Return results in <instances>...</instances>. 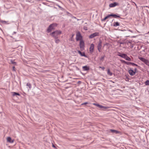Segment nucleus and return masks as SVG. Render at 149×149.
<instances>
[{
	"label": "nucleus",
	"mask_w": 149,
	"mask_h": 149,
	"mask_svg": "<svg viewBox=\"0 0 149 149\" xmlns=\"http://www.w3.org/2000/svg\"><path fill=\"white\" fill-rule=\"evenodd\" d=\"M61 33V32L60 31H53L50 34V35L53 37L54 39H57L58 38V36Z\"/></svg>",
	"instance_id": "nucleus-1"
},
{
	"label": "nucleus",
	"mask_w": 149,
	"mask_h": 149,
	"mask_svg": "<svg viewBox=\"0 0 149 149\" xmlns=\"http://www.w3.org/2000/svg\"><path fill=\"white\" fill-rule=\"evenodd\" d=\"M112 17L114 18H121L119 15H117L116 14H111L105 17H104L102 21H104L106 20L109 17Z\"/></svg>",
	"instance_id": "nucleus-2"
},
{
	"label": "nucleus",
	"mask_w": 149,
	"mask_h": 149,
	"mask_svg": "<svg viewBox=\"0 0 149 149\" xmlns=\"http://www.w3.org/2000/svg\"><path fill=\"white\" fill-rule=\"evenodd\" d=\"M57 24L56 23H53L50 24L48 27L47 31L48 33H49L53 29H54V27L57 26Z\"/></svg>",
	"instance_id": "nucleus-3"
},
{
	"label": "nucleus",
	"mask_w": 149,
	"mask_h": 149,
	"mask_svg": "<svg viewBox=\"0 0 149 149\" xmlns=\"http://www.w3.org/2000/svg\"><path fill=\"white\" fill-rule=\"evenodd\" d=\"M76 39L77 41L83 40V37L79 31L76 32Z\"/></svg>",
	"instance_id": "nucleus-4"
},
{
	"label": "nucleus",
	"mask_w": 149,
	"mask_h": 149,
	"mask_svg": "<svg viewBox=\"0 0 149 149\" xmlns=\"http://www.w3.org/2000/svg\"><path fill=\"white\" fill-rule=\"evenodd\" d=\"M102 41L100 39L99 41L98 42V45L97 46V49L99 52H101L102 50Z\"/></svg>",
	"instance_id": "nucleus-5"
},
{
	"label": "nucleus",
	"mask_w": 149,
	"mask_h": 149,
	"mask_svg": "<svg viewBox=\"0 0 149 149\" xmlns=\"http://www.w3.org/2000/svg\"><path fill=\"white\" fill-rule=\"evenodd\" d=\"M79 46L81 51H82L84 49L85 44L83 40L80 41Z\"/></svg>",
	"instance_id": "nucleus-6"
},
{
	"label": "nucleus",
	"mask_w": 149,
	"mask_h": 149,
	"mask_svg": "<svg viewBox=\"0 0 149 149\" xmlns=\"http://www.w3.org/2000/svg\"><path fill=\"white\" fill-rule=\"evenodd\" d=\"M139 58L141 61L144 62L146 64L149 66V61L148 60L142 57H139Z\"/></svg>",
	"instance_id": "nucleus-7"
},
{
	"label": "nucleus",
	"mask_w": 149,
	"mask_h": 149,
	"mask_svg": "<svg viewBox=\"0 0 149 149\" xmlns=\"http://www.w3.org/2000/svg\"><path fill=\"white\" fill-rule=\"evenodd\" d=\"M99 35V33L96 32L91 34L89 36V38H93L96 36H98Z\"/></svg>",
	"instance_id": "nucleus-8"
},
{
	"label": "nucleus",
	"mask_w": 149,
	"mask_h": 149,
	"mask_svg": "<svg viewBox=\"0 0 149 149\" xmlns=\"http://www.w3.org/2000/svg\"><path fill=\"white\" fill-rule=\"evenodd\" d=\"M94 45L93 44H91L90 46L89 49V52L91 54H92L94 51Z\"/></svg>",
	"instance_id": "nucleus-9"
},
{
	"label": "nucleus",
	"mask_w": 149,
	"mask_h": 149,
	"mask_svg": "<svg viewBox=\"0 0 149 149\" xmlns=\"http://www.w3.org/2000/svg\"><path fill=\"white\" fill-rule=\"evenodd\" d=\"M128 72L131 76H133L135 74V72L130 68L128 70Z\"/></svg>",
	"instance_id": "nucleus-10"
},
{
	"label": "nucleus",
	"mask_w": 149,
	"mask_h": 149,
	"mask_svg": "<svg viewBox=\"0 0 149 149\" xmlns=\"http://www.w3.org/2000/svg\"><path fill=\"white\" fill-rule=\"evenodd\" d=\"M118 3L116 2H114L113 3H111L109 5V7L110 8L114 7L118 5Z\"/></svg>",
	"instance_id": "nucleus-11"
},
{
	"label": "nucleus",
	"mask_w": 149,
	"mask_h": 149,
	"mask_svg": "<svg viewBox=\"0 0 149 149\" xmlns=\"http://www.w3.org/2000/svg\"><path fill=\"white\" fill-rule=\"evenodd\" d=\"M78 52L81 56H83L85 57L88 58V56L85 55V53L84 52H82L80 50H78Z\"/></svg>",
	"instance_id": "nucleus-12"
},
{
	"label": "nucleus",
	"mask_w": 149,
	"mask_h": 149,
	"mask_svg": "<svg viewBox=\"0 0 149 149\" xmlns=\"http://www.w3.org/2000/svg\"><path fill=\"white\" fill-rule=\"evenodd\" d=\"M110 131H111V132L114 133H115L116 134H120L121 132L118 131L117 130H113V129H110Z\"/></svg>",
	"instance_id": "nucleus-13"
},
{
	"label": "nucleus",
	"mask_w": 149,
	"mask_h": 149,
	"mask_svg": "<svg viewBox=\"0 0 149 149\" xmlns=\"http://www.w3.org/2000/svg\"><path fill=\"white\" fill-rule=\"evenodd\" d=\"M82 69L84 71H88L89 70L90 68L89 66H87V65L84 66L82 67Z\"/></svg>",
	"instance_id": "nucleus-14"
},
{
	"label": "nucleus",
	"mask_w": 149,
	"mask_h": 149,
	"mask_svg": "<svg viewBox=\"0 0 149 149\" xmlns=\"http://www.w3.org/2000/svg\"><path fill=\"white\" fill-rule=\"evenodd\" d=\"M7 140L8 142L11 143H13L14 141V139L12 140L11 138L10 137H8L7 138Z\"/></svg>",
	"instance_id": "nucleus-15"
},
{
	"label": "nucleus",
	"mask_w": 149,
	"mask_h": 149,
	"mask_svg": "<svg viewBox=\"0 0 149 149\" xmlns=\"http://www.w3.org/2000/svg\"><path fill=\"white\" fill-rule=\"evenodd\" d=\"M98 107L101 109H107L109 108V107H104L103 106L101 105L100 104L99 105Z\"/></svg>",
	"instance_id": "nucleus-16"
},
{
	"label": "nucleus",
	"mask_w": 149,
	"mask_h": 149,
	"mask_svg": "<svg viewBox=\"0 0 149 149\" xmlns=\"http://www.w3.org/2000/svg\"><path fill=\"white\" fill-rule=\"evenodd\" d=\"M120 25V23L118 22H114L113 23V26H114L116 27Z\"/></svg>",
	"instance_id": "nucleus-17"
},
{
	"label": "nucleus",
	"mask_w": 149,
	"mask_h": 149,
	"mask_svg": "<svg viewBox=\"0 0 149 149\" xmlns=\"http://www.w3.org/2000/svg\"><path fill=\"white\" fill-rule=\"evenodd\" d=\"M0 22L1 23L4 24H9L8 21H5L2 20L0 19Z\"/></svg>",
	"instance_id": "nucleus-18"
},
{
	"label": "nucleus",
	"mask_w": 149,
	"mask_h": 149,
	"mask_svg": "<svg viewBox=\"0 0 149 149\" xmlns=\"http://www.w3.org/2000/svg\"><path fill=\"white\" fill-rule=\"evenodd\" d=\"M13 96H14L16 95H18V96H20V94L19 93H16L15 92H12Z\"/></svg>",
	"instance_id": "nucleus-19"
},
{
	"label": "nucleus",
	"mask_w": 149,
	"mask_h": 149,
	"mask_svg": "<svg viewBox=\"0 0 149 149\" xmlns=\"http://www.w3.org/2000/svg\"><path fill=\"white\" fill-rule=\"evenodd\" d=\"M107 73L108 75L111 76L112 75V73L110 71L109 69H108L107 70Z\"/></svg>",
	"instance_id": "nucleus-20"
},
{
	"label": "nucleus",
	"mask_w": 149,
	"mask_h": 149,
	"mask_svg": "<svg viewBox=\"0 0 149 149\" xmlns=\"http://www.w3.org/2000/svg\"><path fill=\"white\" fill-rule=\"evenodd\" d=\"M125 59L127 61H131V59L128 57L127 55L126 56V57L125 58Z\"/></svg>",
	"instance_id": "nucleus-21"
},
{
	"label": "nucleus",
	"mask_w": 149,
	"mask_h": 149,
	"mask_svg": "<svg viewBox=\"0 0 149 149\" xmlns=\"http://www.w3.org/2000/svg\"><path fill=\"white\" fill-rule=\"evenodd\" d=\"M120 57L124 58L125 59V58L126 57V56L127 55V54H125L122 53L121 55H120Z\"/></svg>",
	"instance_id": "nucleus-22"
},
{
	"label": "nucleus",
	"mask_w": 149,
	"mask_h": 149,
	"mask_svg": "<svg viewBox=\"0 0 149 149\" xmlns=\"http://www.w3.org/2000/svg\"><path fill=\"white\" fill-rule=\"evenodd\" d=\"M10 62L11 63L14 64V65H16V62H14V61L12 60H11Z\"/></svg>",
	"instance_id": "nucleus-23"
},
{
	"label": "nucleus",
	"mask_w": 149,
	"mask_h": 149,
	"mask_svg": "<svg viewBox=\"0 0 149 149\" xmlns=\"http://www.w3.org/2000/svg\"><path fill=\"white\" fill-rule=\"evenodd\" d=\"M26 86H28L30 89L31 88V84L29 83H27L26 84Z\"/></svg>",
	"instance_id": "nucleus-24"
},
{
	"label": "nucleus",
	"mask_w": 149,
	"mask_h": 149,
	"mask_svg": "<svg viewBox=\"0 0 149 149\" xmlns=\"http://www.w3.org/2000/svg\"><path fill=\"white\" fill-rule=\"evenodd\" d=\"M105 57V56L104 55L103 56L101 57L100 58V61H103L104 60V58Z\"/></svg>",
	"instance_id": "nucleus-25"
},
{
	"label": "nucleus",
	"mask_w": 149,
	"mask_h": 149,
	"mask_svg": "<svg viewBox=\"0 0 149 149\" xmlns=\"http://www.w3.org/2000/svg\"><path fill=\"white\" fill-rule=\"evenodd\" d=\"M145 84L146 85H149V80H147L145 82Z\"/></svg>",
	"instance_id": "nucleus-26"
},
{
	"label": "nucleus",
	"mask_w": 149,
	"mask_h": 149,
	"mask_svg": "<svg viewBox=\"0 0 149 149\" xmlns=\"http://www.w3.org/2000/svg\"><path fill=\"white\" fill-rule=\"evenodd\" d=\"M55 39V42L56 43H58L60 41V40H59V39H58V38Z\"/></svg>",
	"instance_id": "nucleus-27"
},
{
	"label": "nucleus",
	"mask_w": 149,
	"mask_h": 149,
	"mask_svg": "<svg viewBox=\"0 0 149 149\" xmlns=\"http://www.w3.org/2000/svg\"><path fill=\"white\" fill-rule=\"evenodd\" d=\"M120 61L122 63H124L125 64H126V61H125L123 60H120Z\"/></svg>",
	"instance_id": "nucleus-28"
},
{
	"label": "nucleus",
	"mask_w": 149,
	"mask_h": 149,
	"mask_svg": "<svg viewBox=\"0 0 149 149\" xmlns=\"http://www.w3.org/2000/svg\"><path fill=\"white\" fill-rule=\"evenodd\" d=\"M120 61L122 63H124L125 64H126V61H125L123 60H120Z\"/></svg>",
	"instance_id": "nucleus-29"
},
{
	"label": "nucleus",
	"mask_w": 149,
	"mask_h": 149,
	"mask_svg": "<svg viewBox=\"0 0 149 149\" xmlns=\"http://www.w3.org/2000/svg\"><path fill=\"white\" fill-rule=\"evenodd\" d=\"M99 68H101L103 70H104L105 69V68L104 67L100 66Z\"/></svg>",
	"instance_id": "nucleus-30"
},
{
	"label": "nucleus",
	"mask_w": 149,
	"mask_h": 149,
	"mask_svg": "<svg viewBox=\"0 0 149 149\" xmlns=\"http://www.w3.org/2000/svg\"><path fill=\"white\" fill-rule=\"evenodd\" d=\"M88 104V103L87 102H85L83 103H82L81 104V105H86L87 104Z\"/></svg>",
	"instance_id": "nucleus-31"
},
{
	"label": "nucleus",
	"mask_w": 149,
	"mask_h": 149,
	"mask_svg": "<svg viewBox=\"0 0 149 149\" xmlns=\"http://www.w3.org/2000/svg\"><path fill=\"white\" fill-rule=\"evenodd\" d=\"M131 62L126 61L125 64H127V65H131Z\"/></svg>",
	"instance_id": "nucleus-32"
},
{
	"label": "nucleus",
	"mask_w": 149,
	"mask_h": 149,
	"mask_svg": "<svg viewBox=\"0 0 149 149\" xmlns=\"http://www.w3.org/2000/svg\"><path fill=\"white\" fill-rule=\"evenodd\" d=\"M93 104L95 106H97V107H98L99 105L98 104H96V103H93Z\"/></svg>",
	"instance_id": "nucleus-33"
},
{
	"label": "nucleus",
	"mask_w": 149,
	"mask_h": 149,
	"mask_svg": "<svg viewBox=\"0 0 149 149\" xmlns=\"http://www.w3.org/2000/svg\"><path fill=\"white\" fill-rule=\"evenodd\" d=\"M129 43H130V44H132V42L131 41H129L127 42V44H128Z\"/></svg>",
	"instance_id": "nucleus-34"
},
{
	"label": "nucleus",
	"mask_w": 149,
	"mask_h": 149,
	"mask_svg": "<svg viewBox=\"0 0 149 149\" xmlns=\"http://www.w3.org/2000/svg\"><path fill=\"white\" fill-rule=\"evenodd\" d=\"M118 56H120V55H121V54H122V53H120V52H118Z\"/></svg>",
	"instance_id": "nucleus-35"
},
{
	"label": "nucleus",
	"mask_w": 149,
	"mask_h": 149,
	"mask_svg": "<svg viewBox=\"0 0 149 149\" xmlns=\"http://www.w3.org/2000/svg\"><path fill=\"white\" fill-rule=\"evenodd\" d=\"M131 65H132V66H134L135 65V63H134L131 62Z\"/></svg>",
	"instance_id": "nucleus-36"
},
{
	"label": "nucleus",
	"mask_w": 149,
	"mask_h": 149,
	"mask_svg": "<svg viewBox=\"0 0 149 149\" xmlns=\"http://www.w3.org/2000/svg\"><path fill=\"white\" fill-rule=\"evenodd\" d=\"M134 66L137 67L139 68H140V66H138L137 64H136L135 63V65H134Z\"/></svg>",
	"instance_id": "nucleus-37"
},
{
	"label": "nucleus",
	"mask_w": 149,
	"mask_h": 149,
	"mask_svg": "<svg viewBox=\"0 0 149 149\" xmlns=\"http://www.w3.org/2000/svg\"><path fill=\"white\" fill-rule=\"evenodd\" d=\"M13 71H15V66H13Z\"/></svg>",
	"instance_id": "nucleus-38"
},
{
	"label": "nucleus",
	"mask_w": 149,
	"mask_h": 149,
	"mask_svg": "<svg viewBox=\"0 0 149 149\" xmlns=\"http://www.w3.org/2000/svg\"><path fill=\"white\" fill-rule=\"evenodd\" d=\"M58 6V7H59V8H60L61 9V10H62L63 9V8H62L61 6Z\"/></svg>",
	"instance_id": "nucleus-39"
},
{
	"label": "nucleus",
	"mask_w": 149,
	"mask_h": 149,
	"mask_svg": "<svg viewBox=\"0 0 149 149\" xmlns=\"http://www.w3.org/2000/svg\"><path fill=\"white\" fill-rule=\"evenodd\" d=\"M136 70H137V69L136 68H135L134 69V72H135V73H136Z\"/></svg>",
	"instance_id": "nucleus-40"
},
{
	"label": "nucleus",
	"mask_w": 149,
	"mask_h": 149,
	"mask_svg": "<svg viewBox=\"0 0 149 149\" xmlns=\"http://www.w3.org/2000/svg\"><path fill=\"white\" fill-rule=\"evenodd\" d=\"M52 147L54 148H56L55 146L53 144H52Z\"/></svg>",
	"instance_id": "nucleus-41"
},
{
	"label": "nucleus",
	"mask_w": 149,
	"mask_h": 149,
	"mask_svg": "<svg viewBox=\"0 0 149 149\" xmlns=\"http://www.w3.org/2000/svg\"><path fill=\"white\" fill-rule=\"evenodd\" d=\"M84 29L85 30H87V27H85Z\"/></svg>",
	"instance_id": "nucleus-42"
},
{
	"label": "nucleus",
	"mask_w": 149,
	"mask_h": 149,
	"mask_svg": "<svg viewBox=\"0 0 149 149\" xmlns=\"http://www.w3.org/2000/svg\"><path fill=\"white\" fill-rule=\"evenodd\" d=\"M120 44H123L124 43L122 42H119Z\"/></svg>",
	"instance_id": "nucleus-43"
},
{
	"label": "nucleus",
	"mask_w": 149,
	"mask_h": 149,
	"mask_svg": "<svg viewBox=\"0 0 149 149\" xmlns=\"http://www.w3.org/2000/svg\"><path fill=\"white\" fill-rule=\"evenodd\" d=\"M129 31L131 32L132 33H133V32L132 31H131V30H129Z\"/></svg>",
	"instance_id": "nucleus-44"
},
{
	"label": "nucleus",
	"mask_w": 149,
	"mask_h": 149,
	"mask_svg": "<svg viewBox=\"0 0 149 149\" xmlns=\"http://www.w3.org/2000/svg\"><path fill=\"white\" fill-rule=\"evenodd\" d=\"M133 45H132L131 47H130V48H132L133 47Z\"/></svg>",
	"instance_id": "nucleus-45"
},
{
	"label": "nucleus",
	"mask_w": 149,
	"mask_h": 149,
	"mask_svg": "<svg viewBox=\"0 0 149 149\" xmlns=\"http://www.w3.org/2000/svg\"><path fill=\"white\" fill-rule=\"evenodd\" d=\"M76 68L77 70H79V68H78L77 67Z\"/></svg>",
	"instance_id": "nucleus-46"
},
{
	"label": "nucleus",
	"mask_w": 149,
	"mask_h": 149,
	"mask_svg": "<svg viewBox=\"0 0 149 149\" xmlns=\"http://www.w3.org/2000/svg\"><path fill=\"white\" fill-rule=\"evenodd\" d=\"M16 33V32H14L13 33V34H15V33Z\"/></svg>",
	"instance_id": "nucleus-47"
},
{
	"label": "nucleus",
	"mask_w": 149,
	"mask_h": 149,
	"mask_svg": "<svg viewBox=\"0 0 149 149\" xmlns=\"http://www.w3.org/2000/svg\"><path fill=\"white\" fill-rule=\"evenodd\" d=\"M74 35V34H73L72 36V38L73 37Z\"/></svg>",
	"instance_id": "nucleus-48"
},
{
	"label": "nucleus",
	"mask_w": 149,
	"mask_h": 149,
	"mask_svg": "<svg viewBox=\"0 0 149 149\" xmlns=\"http://www.w3.org/2000/svg\"><path fill=\"white\" fill-rule=\"evenodd\" d=\"M106 45V44H104V46H103V47H104L105 45Z\"/></svg>",
	"instance_id": "nucleus-49"
},
{
	"label": "nucleus",
	"mask_w": 149,
	"mask_h": 149,
	"mask_svg": "<svg viewBox=\"0 0 149 149\" xmlns=\"http://www.w3.org/2000/svg\"><path fill=\"white\" fill-rule=\"evenodd\" d=\"M78 82H79V83L81 82L80 81H79Z\"/></svg>",
	"instance_id": "nucleus-50"
},
{
	"label": "nucleus",
	"mask_w": 149,
	"mask_h": 149,
	"mask_svg": "<svg viewBox=\"0 0 149 149\" xmlns=\"http://www.w3.org/2000/svg\"><path fill=\"white\" fill-rule=\"evenodd\" d=\"M0 29L1 30H1V28H0Z\"/></svg>",
	"instance_id": "nucleus-51"
}]
</instances>
